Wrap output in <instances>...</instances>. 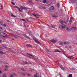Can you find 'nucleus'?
I'll return each mask as SVG.
<instances>
[{
    "label": "nucleus",
    "instance_id": "nucleus-1",
    "mask_svg": "<svg viewBox=\"0 0 77 77\" xmlns=\"http://www.w3.org/2000/svg\"><path fill=\"white\" fill-rule=\"evenodd\" d=\"M3 49V48L1 47H0V54H5V53H6V51H2Z\"/></svg>",
    "mask_w": 77,
    "mask_h": 77
},
{
    "label": "nucleus",
    "instance_id": "nucleus-2",
    "mask_svg": "<svg viewBox=\"0 0 77 77\" xmlns=\"http://www.w3.org/2000/svg\"><path fill=\"white\" fill-rule=\"evenodd\" d=\"M32 15L36 18H39V14L37 13H32Z\"/></svg>",
    "mask_w": 77,
    "mask_h": 77
},
{
    "label": "nucleus",
    "instance_id": "nucleus-3",
    "mask_svg": "<svg viewBox=\"0 0 77 77\" xmlns=\"http://www.w3.org/2000/svg\"><path fill=\"white\" fill-rule=\"evenodd\" d=\"M27 4L29 5H33V2L32 1V0H29V1L28 2Z\"/></svg>",
    "mask_w": 77,
    "mask_h": 77
},
{
    "label": "nucleus",
    "instance_id": "nucleus-4",
    "mask_svg": "<svg viewBox=\"0 0 77 77\" xmlns=\"http://www.w3.org/2000/svg\"><path fill=\"white\" fill-rule=\"evenodd\" d=\"M50 41L51 42H52L53 43H56V42H57V40H54V39L51 40Z\"/></svg>",
    "mask_w": 77,
    "mask_h": 77
},
{
    "label": "nucleus",
    "instance_id": "nucleus-5",
    "mask_svg": "<svg viewBox=\"0 0 77 77\" xmlns=\"http://www.w3.org/2000/svg\"><path fill=\"white\" fill-rule=\"evenodd\" d=\"M33 41H35V42H36L37 43V44H41V43H40V42H39V41L36 40V39L34 38L33 39Z\"/></svg>",
    "mask_w": 77,
    "mask_h": 77
},
{
    "label": "nucleus",
    "instance_id": "nucleus-6",
    "mask_svg": "<svg viewBox=\"0 0 77 77\" xmlns=\"http://www.w3.org/2000/svg\"><path fill=\"white\" fill-rule=\"evenodd\" d=\"M20 9H21L22 10H24V9H26V8L24 7H23L21 6H20Z\"/></svg>",
    "mask_w": 77,
    "mask_h": 77
},
{
    "label": "nucleus",
    "instance_id": "nucleus-7",
    "mask_svg": "<svg viewBox=\"0 0 77 77\" xmlns=\"http://www.w3.org/2000/svg\"><path fill=\"white\" fill-rule=\"evenodd\" d=\"M76 27H73L71 28V30H75Z\"/></svg>",
    "mask_w": 77,
    "mask_h": 77
},
{
    "label": "nucleus",
    "instance_id": "nucleus-8",
    "mask_svg": "<svg viewBox=\"0 0 77 77\" xmlns=\"http://www.w3.org/2000/svg\"><path fill=\"white\" fill-rule=\"evenodd\" d=\"M48 26L49 27H50V28H54V26L53 25H48Z\"/></svg>",
    "mask_w": 77,
    "mask_h": 77
},
{
    "label": "nucleus",
    "instance_id": "nucleus-9",
    "mask_svg": "<svg viewBox=\"0 0 77 77\" xmlns=\"http://www.w3.org/2000/svg\"><path fill=\"white\" fill-rule=\"evenodd\" d=\"M60 23L61 24H65V22L63 21L62 20H60Z\"/></svg>",
    "mask_w": 77,
    "mask_h": 77
},
{
    "label": "nucleus",
    "instance_id": "nucleus-10",
    "mask_svg": "<svg viewBox=\"0 0 77 77\" xmlns=\"http://www.w3.org/2000/svg\"><path fill=\"white\" fill-rule=\"evenodd\" d=\"M50 9L51 11H53V9H54V7L53 6L50 7Z\"/></svg>",
    "mask_w": 77,
    "mask_h": 77
},
{
    "label": "nucleus",
    "instance_id": "nucleus-11",
    "mask_svg": "<svg viewBox=\"0 0 77 77\" xmlns=\"http://www.w3.org/2000/svg\"><path fill=\"white\" fill-rule=\"evenodd\" d=\"M23 36H24L27 39H29V37L27 36L26 35L23 34Z\"/></svg>",
    "mask_w": 77,
    "mask_h": 77
},
{
    "label": "nucleus",
    "instance_id": "nucleus-12",
    "mask_svg": "<svg viewBox=\"0 0 77 77\" xmlns=\"http://www.w3.org/2000/svg\"><path fill=\"white\" fill-rule=\"evenodd\" d=\"M52 17L54 18H57L58 17V16L57 15H53Z\"/></svg>",
    "mask_w": 77,
    "mask_h": 77
},
{
    "label": "nucleus",
    "instance_id": "nucleus-13",
    "mask_svg": "<svg viewBox=\"0 0 77 77\" xmlns=\"http://www.w3.org/2000/svg\"><path fill=\"white\" fill-rule=\"evenodd\" d=\"M14 37H15V38H16L17 39H18V35H14Z\"/></svg>",
    "mask_w": 77,
    "mask_h": 77
},
{
    "label": "nucleus",
    "instance_id": "nucleus-14",
    "mask_svg": "<svg viewBox=\"0 0 77 77\" xmlns=\"http://www.w3.org/2000/svg\"><path fill=\"white\" fill-rule=\"evenodd\" d=\"M54 51L55 53L56 52H58L59 53V52H61V51H59V50L57 49H55Z\"/></svg>",
    "mask_w": 77,
    "mask_h": 77
},
{
    "label": "nucleus",
    "instance_id": "nucleus-15",
    "mask_svg": "<svg viewBox=\"0 0 77 77\" xmlns=\"http://www.w3.org/2000/svg\"><path fill=\"white\" fill-rule=\"evenodd\" d=\"M72 18H70V20L69 21L70 24H71V23H72Z\"/></svg>",
    "mask_w": 77,
    "mask_h": 77
},
{
    "label": "nucleus",
    "instance_id": "nucleus-16",
    "mask_svg": "<svg viewBox=\"0 0 77 77\" xmlns=\"http://www.w3.org/2000/svg\"><path fill=\"white\" fill-rule=\"evenodd\" d=\"M62 29H64V28H65V27H66V26L64 25H62Z\"/></svg>",
    "mask_w": 77,
    "mask_h": 77
},
{
    "label": "nucleus",
    "instance_id": "nucleus-17",
    "mask_svg": "<svg viewBox=\"0 0 77 77\" xmlns=\"http://www.w3.org/2000/svg\"><path fill=\"white\" fill-rule=\"evenodd\" d=\"M66 30H68V31H71V28H69L66 29Z\"/></svg>",
    "mask_w": 77,
    "mask_h": 77
},
{
    "label": "nucleus",
    "instance_id": "nucleus-18",
    "mask_svg": "<svg viewBox=\"0 0 77 77\" xmlns=\"http://www.w3.org/2000/svg\"><path fill=\"white\" fill-rule=\"evenodd\" d=\"M11 16L13 17H17V16H14L13 14H11Z\"/></svg>",
    "mask_w": 77,
    "mask_h": 77
},
{
    "label": "nucleus",
    "instance_id": "nucleus-19",
    "mask_svg": "<svg viewBox=\"0 0 77 77\" xmlns=\"http://www.w3.org/2000/svg\"><path fill=\"white\" fill-rule=\"evenodd\" d=\"M1 33H2V34H3V35H5V36H6V35H7L4 32H2Z\"/></svg>",
    "mask_w": 77,
    "mask_h": 77
},
{
    "label": "nucleus",
    "instance_id": "nucleus-20",
    "mask_svg": "<svg viewBox=\"0 0 77 77\" xmlns=\"http://www.w3.org/2000/svg\"><path fill=\"white\" fill-rule=\"evenodd\" d=\"M2 46L3 47H4V48H6V45H4V44H3L2 45Z\"/></svg>",
    "mask_w": 77,
    "mask_h": 77
},
{
    "label": "nucleus",
    "instance_id": "nucleus-21",
    "mask_svg": "<svg viewBox=\"0 0 77 77\" xmlns=\"http://www.w3.org/2000/svg\"><path fill=\"white\" fill-rule=\"evenodd\" d=\"M14 7H15V8H17V9H19V7H18L17 6V5H15L14 6Z\"/></svg>",
    "mask_w": 77,
    "mask_h": 77
},
{
    "label": "nucleus",
    "instance_id": "nucleus-22",
    "mask_svg": "<svg viewBox=\"0 0 77 77\" xmlns=\"http://www.w3.org/2000/svg\"><path fill=\"white\" fill-rule=\"evenodd\" d=\"M26 46L28 47H31V45H26Z\"/></svg>",
    "mask_w": 77,
    "mask_h": 77
},
{
    "label": "nucleus",
    "instance_id": "nucleus-23",
    "mask_svg": "<svg viewBox=\"0 0 77 77\" xmlns=\"http://www.w3.org/2000/svg\"><path fill=\"white\" fill-rule=\"evenodd\" d=\"M34 77H39L38 76H37V75H36V74H35L34 75Z\"/></svg>",
    "mask_w": 77,
    "mask_h": 77
},
{
    "label": "nucleus",
    "instance_id": "nucleus-24",
    "mask_svg": "<svg viewBox=\"0 0 77 77\" xmlns=\"http://www.w3.org/2000/svg\"><path fill=\"white\" fill-rule=\"evenodd\" d=\"M0 24L1 25H2V26H3V22L2 21L0 22Z\"/></svg>",
    "mask_w": 77,
    "mask_h": 77
},
{
    "label": "nucleus",
    "instance_id": "nucleus-25",
    "mask_svg": "<svg viewBox=\"0 0 77 77\" xmlns=\"http://www.w3.org/2000/svg\"><path fill=\"white\" fill-rule=\"evenodd\" d=\"M20 20H21L22 21H25V20L24 19H20Z\"/></svg>",
    "mask_w": 77,
    "mask_h": 77
},
{
    "label": "nucleus",
    "instance_id": "nucleus-26",
    "mask_svg": "<svg viewBox=\"0 0 77 77\" xmlns=\"http://www.w3.org/2000/svg\"><path fill=\"white\" fill-rule=\"evenodd\" d=\"M11 4H12L13 5H15V3H14V2H11Z\"/></svg>",
    "mask_w": 77,
    "mask_h": 77
},
{
    "label": "nucleus",
    "instance_id": "nucleus-27",
    "mask_svg": "<svg viewBox=\"0 0 77 77\" xmlns=\"http://www.w3.org/2000/svg\"><path fill=\"white\" fill-rule=\"evenodd\" d=\"M72 74H69V75L68 77H72Z\"/></svg>",
    "mask_w": 77,
    "mask_h": 77
},
{
    "label": "nucleus",
    "instance_id": "nucleus-28",
    "mask_svg": "<svg viewBox=\"0 0 77 77\" xmlns=\"http://www.w3.org/2000/svg\"><path fill=\"white\" fill-rule=\"evenodd\" d=\"M72 44L73 45H77V43L73 42L72 43Z\"/></svg>",
    "mask_w": 77,
    "mask_h": 77
},
{
    "label": "nucleus",
    "instance_id": "nucleus-29",
    "mask_svg": "<svg viewBox=\"0 0 77 77\" xmlns=\"http://www.w3.org/2000/svg\"><path fill=\"white\" fill-rule=\"evenodd\" d=\"M59 28H60V29H62V25L60 26H59Z\"/></svg>",
    "mask_w": 77,
    "mask_h": 77
},
{
    "label": "nucleus",
    "instance_id": "nucleus-30",
    "mask_svg": "<svg viewBox=\"0 0 77 77\" xmlns=\"http://www.w3.org/2000/svg\"><path fill=\"white\" fill-rule=\"evenodd\" d=\"M43 3H46V0H44V1H43Z\"/></svg>",
    "mask_w": 77,
    "mask_h": 77
},
{
    "label": "nucleus",
    "instance_id": "nucleus-31",
    "mask_svg": "<svg viewBox=\"0 0 77 77\" xmlns=\"http://www.w3.org/2000/svg\"><path fill=\"white\" fill-rule=\"evenodd\" d=\"M64 44H67H67H69V43H68L67 42H64Z\"/></svg>",
    "mask_w": 77,
    "mask_h": 77
},
{
    "label": "nucleus",
    "instance_id": "nucleus-32",
    "mask_svg": "<svg viewBox=\"0 0 77 77\" xmlns=\"http://www.w3.org/2000/svg\"><path fill=\"white\" fill-rule=\"evenodd\" d=\"M2 26H4V27H6V26H7V25L6 24H3V25Z\"/></svg>",
    "mask_w": 77,
    "mask_h": 77
},
{
    "label": "nucleus",
    "instance_id": "nucleus-33",
    "mask_svg": "<svg viewBox=\"0 0 77 77\" xmlns=\"http://www.w3.org/2000/svg\"><path fill=\"white\" fill-rule=\"evenodd\" d=\"M21 70H22V71H25V70H24V68L21 69Z\"/></svg>",
    "mask_w": 77,
    "mask_h": 77
},
{
    "label": "nucleus",
    "instance_id": "nucleus-34",
    "mask_svg": "<svg viewBox=\"0 0 77 77\" xmlns=\"http://www.w3.org/2000/svg\"><path fill=\"white\" fill-rule=\"evenodd\" d=\"M2 9V5H1V6H0V9Z\"/></svg>",
    "mask_w": 77,
    "mask_h": 77
},
{
    "label": "nucleus",
    "instance_id": "nucleus-35",
    "mask_svg": "<svg viewBox=\"0 0 77 77\" xmlns=\"http://www.w3.org/2000/svg\"><path fill=\"white\" fill-rule=\"evenodd\" d=\"M42 9H46V8L45 7H42Z\"/></svg>",
    "mask_w": 77,
    "mask_h": 77
},
{
    "label": "nucleus",
    "instance_id": "nucleus-36",
    "mask_svg": "<svg viewBox=\"0 0 77 77\" xmlns=\"http://www.w3.org/2000/svg\"><path fill=\"white\" fill-rule=\"evenodd\" d=\"M28 63H27L26 62H25L24 63V65H26V64H27Z\"/></svg>",
    "mask_w": 77,
    "mask_h": 77
},
{
    "label": "nucleus",
    "instance_id": "nucleus-37",
    "mask_svg": "<svg viewBox=\"0 0 77 77\" xmlns=\"http://www.w3.org/2000/svg\"><path fill=\"white\" fill-rule=\"evenodd\" d=\"M6 21L8 23H10V21L9 20H6Z\"/></svg>",
    "mask_w": 77,
    "mask_h": 77
},
{
    "label": "nucleus",
    "instance_id": "nucleus-38",
    "mask_svg": "<svg viewBox=\"0 0 77 77\" xmlns=\"http://www.w3.org/2000/svg\"><path fill=\"white\" fill-rule=\"evenodd\" d=\"M10 77H14V75H10Z\"/></svg>",
    "mask_w": 77,
    "mask_h": 77
},
{
    "label": "nucleus",
    "instance_id": "nucleus-39",
    "mask_svg": "<svg viewBox=\"0 0 77 77\" xmlns=\"http://www.w3.org/2000/svg\"><path fill=\"white\" fill-rule=\"evenodd\" d=\"M3 77H6V75H3Z\"/></svg>",
    "mask_w": 77,
    "mask_h": 77
},
{
    "label": "nucleus",
    "instance_id": "nucleus-40",
    "mask_svg": "<svg viewBox=\"0 0 77 77\" xmlns=\"http://www.w3.org/2000/svg\"><path fill=\"white\" fill-rule=\"evenodd\" d=\"M72 70H73V71H75V69H74V68H72Z\"/></svg>",
    "mask_w": 77,
    "mask_h": 77
},
{
    "label": "nucleus",
    "instance_id": "nucleus-41",
    "mask_svg": "<svg viewBox=\"0 0 77 77\" xmlns=\"http://www.w3.org/2000/svg\"><path fill=\"white\" fill-rule=\"evenodd\" d=\"M59 6H60L59 4H57V6L58 7H59Z\"/></svg>",
    "mask_w": 77,
    "mask_h": 77
},
{
    "label": "nucleus",
    "instance_id": "nucleus-42",
    "mask_svg": "<svg viewBox=\"0 0 77 77\" xmlns=\"http://www.w3.org/2000/svg\"><path fill=\"white\" fill-rule=\"evenodd\" d=\"M19 11H21V10L20 9V8L18 9Z\"/></svg>",
    "mask_w": 77,
    "mask_h": 77
},
{
    "label": "nucleus",
    "instance_id": "nucleus-43",
    "mask_svg": "<svg viewBox=\"0 0 77 77\" xmlns=\"http://www.w3.org/2000/svg\"><path fill=\"white\" fill-rule=\"evenodd\" d=\"M2 40H0V43H2Z\"/></svg>",
    "mask_w": 77,
    "mask_h": 77
},
{
    "label": "nucleus",
    "instance_id": "nucleus-44",
    "mask_svg": "<svg viewBox=\"0 0 77 77\" xmlns=\"http://www.w3.org/2000/svg\"><path fill=\"white\" fill-rule=\"evenodd\" d=\"M36 2H39L40 1V0H35Z\"/></svg>",
    "mask_w": 77,
    "mask_h": 77
},
{
    "label": "nucleus",
    "instance_id": "nucleus-45",
    "mask_svg": "<svg viewBox=\"0 0 77 77\" xmlns=\"http://www.w3.org/2000/svg\"><path fill=\"white\" fill-rule=\"evenodd\" d=\"M28 76H30L31 75L30 74H28Z\"/></svg>",
    "mask_w": 77,
    "mask_h": 77
},
{
    "label": "nucleus",
    "instance_id": "nucleus-46",
    "mask_svg": "<svg viewBox=\"0 0 77 77\" xmlns=\"http://www.w3.org/2000/svg\"><path fill=\"white\" fill-rule=\"evenodd\" d=\"M69 48H70V49H72V48L71 47H69Z\"/></svg>",
    "mask_w": 77,
    "mask_h": 77
},
{
    "label": "nucleus",
    "instance_id": "nucleus-47",
    "mask_svg": "<svg viewBox=\"0 0 77 77\" xmlns=\"http://www.w3.org/2000/svg\"><path fill=\"white\" fill-rule=\"evenodd\" d=\"M28 55H29V56H31V54H28Z\"/></svg>",
    "mask_w": 77,
    "mask_h": 77
},
{
    "label": "nucleus",
    "instance_id": "nucleus-48",
    "mask_svg": "<svg viewBox=\"0 0 77 77\" xmlns=\"http://www.w3.org/2000/svg\"><path fill=\"white\" fill-rule=\"evenodd\" d=\"M20 12H23V11H22L20 10Z\"/></svg>",
    "mask_w": 77,
    "mask_h": 77
},
{
    "label": "nucleus",
    "instance_id": "nucleus-49",
    "mask_svg": "<svg viewBox=\"0 0 77 77\" xmlns=\"http://www.w3.org/2000/svg\"><path fill=\"white\" fill-rule=\"evenodd\" d=\"M47 51H48V52H49L50 51H49V50H47Z\"/></svg>",
    "mask_w": 77,
    "mask_h": 77
},
{
    "label": "nucleus",
    "instance_id": "nucleus-50",
    "mask_svg": "<svg viewBox=\"0 0 77 77\" xmlns=\"http://www.w3.org/2000/svg\"><path fill=\"white\" fill-rule=\"evenodd\" d=\"M0 74H2V72L0 71Z\"/></svg>",
    "mask_w": 77,
    "mask_h": 77
},
{
    "label": "nucleus",
    "instance_id": "nucleus-51",
    "mask_svg": "<svg viewBox=\"0 0 77 77\" xmlns=\"http://www.w3.org/2000/svg\"><path fill=\"white\" fill-rule=\"evenodd\" d=\"M31 56L32 57H33V55H31Z\"/></svg>",
    "mask_w": 77,
    "mask_h": 77
},
{
    "label": "nucleus",
    "instance_id": "nucleus-52",
    "mask_svg": "<svg viewBox=\"0 0 77 77\" xmlns=\"http://www.w3.org/2000/svg\"><path fill=\"white\" fill-rule=\"evenodd\" d=\"M2 37H4V38H5V36H2Z\"/></svg>",
    "mask_w": 77,
    "mask_h": 77
},
{
    "label": "nucleus",
    "instance_id": "nucleus-53",
    "mask_svg": "<svg viewBox=\"0 0 77 77\" xmlns=\"http://www.w3.org/2000/svg\"><path fill=\"white\" fill-rule=\"evenodd\" d=\"M74 57V56H71V57Z\"/></svg>",
    "mask_w": 77,
    "mask_h": 77
},
{
    "label": "nucleus",
    "instance_id": "nucleus-54",
    "mask_svg": "<svg viewBox=\"0 0 77 77\" xmlns=\"http://www.w3.org/2000/svg\"><path fill=\"white\" fill-rule=\"evenodd\" d=\"M12 39V40H15V39L14 38H13Z\"/></svg>",
    "mask_w": 77,
    "mask_h": 77
},
{
    "label": "nucleus",
    "instance_id": "nucleus-55",
    "mask_svg": "<svg viewBox=\"0 0 77 77\" xmlns=\"http://www.w3.org/2000/svg\"><path fill=\"white\" fill-rule=\"evenodd\" d=\"M62 69H64V68H62Z\"/></svg>",
    "mask_w": 77,
    "mask_h": 77
},
{
    "label": "nucleus",
    "instance_id": "nucleus-56",
    "mask_svg": "<svg viewBox=\"0 0 77 77\" xmlns=\"http://www.w3.org/2000/svg\"><path fill=\"white\" fill-rule=\"evenodd\" d=\"M26 11H27V9H26Z\"/></svg>",
    "mask_w": 77,
    "mask_h": 77
},
{
    "label": "nucleus",
    "instance_id": "nucleus-57",
    "mask_svg": "<svg viewBox=\"0 0 77 77\" xmlns=\"http://www.w3.org/2000/svg\"><path fill=\"white\" fill-rule=\"evenodd\" d=\"M69 57H71V56H69Z\"/></svg>",
    "mask_w": 77,
    "mask_h": 77
},
{
    "label": "nucleus",
    "instance_id": "nucleus-58",
    "mask_svg": "<svg viewBox=\"0 0 77 77\" xmlns=\"http://www.w3.org/2000/svg\"><path fill=\"white\" fill-rule=\"evenodd\" d=\"M68 58H69V59H71L69 57H68Z\"/></svg>",
    "mask_w": 77,
    "mask_h": 77
},
{
    "label": "nucleus",
    "instance_id": "nucleus-59",
    "mask_svg": "<svg viewBox=\"0 0 77 77\" xmlns=\"http://www.w3.org/2000/svg\"><path fill=\"white\" fill-rule=\"evenodd\" d=\"M5 71H6V69H5Z\"/></svg>",
    "mask_w": 77,
    "mask_h": 77
},
{
    "label": "nucleus",
    "instance_id": "nucleus-60",
    "mask_svg": "<svg viewBox=\"0 0 77 77\" xmlns=\"http://www.w3.org/2000/svg\"><path fill=\"white\" fill-rule=\"evenodd\" d=\"M1 5H1V4H0V6H1Z\"/></svg>",
    "mask_w": 77,
    "mask_h": 77
},
{
    "label": "nucleus",
    "instance_id": "nucleus-61",
    "mask_svg": "<svg viewBox=\"0 0 77 77\" xmlns=\"http://www.w3.org/2000/svg\"><path fill=\"white\" fill-rule=\"evenodd\" d=\"M12 0V1H14V0Z\"/></svg>",
    "mask_w": 77,
    "mask_h": 77
},
{
    "label": "nucleus",
    "instance_id": "nucleus-62",
    "mask_svg": "<svg viewBox=\"0 0 77 77\" xmlns=\"http://www.w3.org/2000/svg\"><path fill=\"white\" fill-rule=\"evenodd\" d=\"M0 77H2V76H1V75H0Z\"/></svg>",
    "mask_w": 77,
    "mask_h": 77
},
{
    "label": "nucleus",
    "instance_id": "nucleus-63",
    "mask_svg": "<svg viewBox=\"0 0 77 77\" xmlns=\"http://www.w3.org/2000/svg\"><path fill=\"white\" fill-rule=\"evenodd\" d=\"M60 45H62V44H61Z\"/></svg>",
    "mask_w": 77,
    "mask_h": 77
},
{
    "label": "nucleus",
    "instance_id": "nucleus-64",
    "mask_svg": "<svg viewBox=\"0 0 77 77\" xmlns=\"http://www.w3.org/2000/svg\"><path fill=\"white\" fill-rule=\"evenodd\" d=\"M66 47H67V46H66Z\"/></svg>",
    "mask_w": 77,
    "mask_h": 77
}]
</instances>
